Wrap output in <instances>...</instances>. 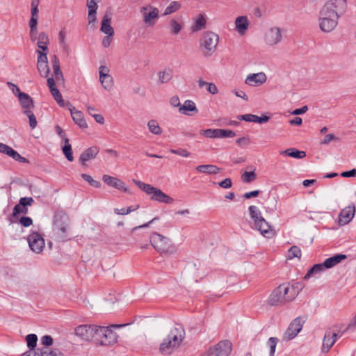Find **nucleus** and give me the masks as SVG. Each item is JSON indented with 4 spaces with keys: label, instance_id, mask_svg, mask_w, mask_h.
Here are the masks:
<instances>
[{
    "label": "nucleus",
    "instance_id": "obj_1",
    "mask_svg": "<svg viewBox=\"0 0 356 356\" xmlns=\"http://www.w3.org/2000/svg\"><path fill=\"white\" fill-rule=\"evenodd\" d=\"M184 338V330L181 327H173L167 337L160 345V352L163 355H170L177 349Z\"/></svg>",
    "mask_w": 356,
    "mask_h": 356
},
{
    "label": "nucleus",
    "instance_id": "obj_2",
    "mask_svg": "<svg viewBox=\"0 0 356 356\" xmlns=\"http://www.w3.org/2000/svg\"><path fill=\"white\" fill-rule=\"evenodd\" d=\"M218 42V35L212 31L204 32L200 40V45L204 56H211L216 51Z\"/></svg>",
    "mask_w": 356,
    "mask_h": 356
},
{
    "label": "nucleus",
    "instance_id": "obj_3",
    "mask_svg": "<svg viewBox=\"0 0 356 356\" xmlns=\"http://www.w3.org/2000/svg\"><path fill=\"white\" fill-rule=\"evenodd\" d=\"M150 242L154 248L161 254H172L175 251L170 240L160 234L153 233L150 236Z\"/></svg>",
    "mask_w": 356,
    "mask_h": 356
},
{
    "label": "nucleus",
    "instance_id": "obj_4",
    "mask_svg": "<svg viewBox=\"0 0 356 356\" xmlns=\"http://www.w3.org/2000/svg\"><path fill=\"white\" fill-rule=\"evenodd\" d=\"M68 227V218L64 213H57L54 218L53 232L58 240H64L66 237Z\"/></svg>",
    "mask_w": 356,
    "mask_h": 356
},
{
    "label": "nucleus",
    "instance_id": "obj_5",
    "mask_svg": "<svg viewBox=\"0 0 356 356\" xmlns=\"http://www.w3.org/2000/svg\"><path fill=\"white\" fill-rule=\"evenodd\" d=\"M95 342L102 346H111L117 342L118 335L110 327L98 326Z\"/></svg>",
    "mask_w": 356,
    "mask_h": 356
},
{
    "label": "nucleus",
    "instance_id": "obj_6",
    "mask_svg": "<svg viewBox=\"0 0 356 356\" xmlns=\"http://www.w3.org/2000/svg\"><path fill=\"white\" fill-rule=\"evenodd\" d=\"M339 19V17L329 14L327 8H321L319 16L321 30L325 33L331 32L337 26Z\"/></svg>",
    "mask_w": 356,
    "mask_h": 356
},
{
    "label": "nucleus",
    "instance_id": "obj_7",
    "mask_svg": "<svg viewBox=\"0 0 356 356\" xmlns=\"http://www.w3.org/2000/svg\"><path fill=\"white\" fill-rule=\"evenodd\" d=\"M322 8H327V11H328L329 14L340 17L346 11V0H330Z\"/></svg>",
    "mask_w": 356,
    "mask_h": 356
},
{
    "label": "nucleus",
    "instance_id": "obj_8",
    "mask_svg": "<svg viewBox=\"0 0 356 356\" xmlns=\"http://www.w3.org/2000/svg\"><path fill=\"white\" fill-rule=\"evenodd\" d=\"M232 346L229 341H221L208 350L207 356H229L232 352Z\"/></svg>",
    "mask_w": 356,
    "mask_h": 356
},
{
    "label": "nucleus",
    "instance_id": "obj_9",
    "mask_svg": "<svg viewBox=\"0 0 356 356\" xmlns=\"http://www.w3.org/2000/svg\"><path fill=\"white\" fill-rule=\"evenodd\" d=\"M97 327L98 325H81L76 327L75 333L84 340H94L95 341Z\"/></svg>",
    "mask_w": 356,
    "mask_h": 356
},
{
    "label": "nucleus",
    "instance_id": "obj_10",
    "mask_svg": "<svg viewBox=\"0 0 356 356\" xmlns=\"http://www.w3.org/2000/svg\"><path fill=\"white\" fill-rule=\"evenodd\" d=\"M346 330H347L345 329L343 331L341 332L334 327V330L332 331L330 330L326 331L323 338L322 350L323 352H327L334 345L337 339L341 337Z\"/></svg>",
    "mask_w": 356,
    "mask_h": 356
},
{
    "label": "nucleus",
    "instance_id": "obj_11",
    "mask_svg": "<svg viewBox=\"0 0 356 356\" xmlns=\"http://www.w3.org/2000/svg\"><path fill=\"white\" fill-rule=\"evenodd\" d=\"M31 250L35 253H40L44 248V239L42 236L35 232H32L27 237Z\"/></svg>",
    "mask_w": 356,
    "mask_h": 356
},
{
    "label": "nucleus",
    "instance_id": "obj_12",
    "mask_svg": "<svg viewBox=\"0 0 356 356\" xmlns=\"http://www.w3.org/2000/svg\"><path fill=\"white\" fill-rule=\"evenodd\" d=\"M302 325L303 321L300 317L296 318L284 332L283 339L289 341L295 338L302 330Z\"/></svg>",
    "mask_w": 356,
    "mask_h": 356
},
{
    "label": "nucleus",
    "instance_id": "obj_13",
    "mask_svg": "<svg viewBox=\"0 0 356 356\" xmlns=\"http://www.w3.org/2000/svg\"><path fill=\"white\" fill-rule=\"evenodd\" d=\"M201 133L207 138H232L236 136L234 131L229 129H208L202 130Z\"/></svg>",
    "mask_w": 356,
    "mask_h": 356
},
{
    "label": "nucleus",
    "instance_id": "obj_14",
    "mask_svg": "<svg viewBox=\"0 0 356 356\" xmlns=\"http://www.w3.org/2000/svg\"><path fill=\"white\" fill-rule=\"evenodd\" d=\"M299 283H296V285H290L289 283H284L279 286L283 296H285L286 302L291 301L298 296L299 293Z\"/></svg>",
    "mask_w": 356,
    "mask_h": 356
},
{
    "label": "nucleus",
    "instance_id": "obj_15",
    "mask_svg": "<svg viewBox=\"0 0 356 356\" xmlns=\"http://www.w3.org/2000/svg\"><path fill=\"white\" fill-rule=\"evenodd\" d=\"M282 38L280 29L277 27H273L266 31L265 42L267 44L272 46L278 44L281 41Z\"/></svg>",
    "mask_w": 356,
    "mask_h": 356
},
{
    "label": "nucleus",
    "instance_id": "obj_16",
    "mask_svg": "<svg viewBox=\"0 0 356 356\" xmlns=\"http://www.w3.org/2000/svg\"><path fill=\"white\" fill-rule=\"evenodd\" d=\"M355 213V206L354 204H351L346 207L339 213V223L341 225H346L349 223L354 217Z\"/></svg>",
    "mask_w": 356,
    "mask_h": 356
},
{
    "label": "nucleus",
    "instance_id": "obj_17",
    "mask_svg": "<svg viewBox=\"0 0 356 356\" xmlns=\"http://www.w3.org/2000/svg\"><path fill=\"white\" fill-rule=\"evenodd\" d=\"M67 106H68V109L74 122L81 128L87 127V123L84 120L83 113L81 111H76L70 103H67Z\"/></svg>",
    "mask_w": 356,
    "mask_h": 356
},
{
    "label": "nucleus",
    "instance_id": "obj_18",
    "mask_svg": "<svg viewBox=\"0 0 356 356\" xmlns=\"http://www.w3.org/2000/svg\"><path fill=\"white\" fill-rule=\"evenodd\" d=\"M266 75L264 72L249 74L245 83L251 86H260L266 81Z\"/></svg>",
    "mask_w": 356,
    "mask_h": 356
},
{
    "label": "nucleus",
    "instance_id": "obj_19",
    "mask_svg": "<svg viewBox=\"0 0 356 356\" xmlns=\"http://www.w3.org/2000/svg\"><path fill=\"white\" fill-rule=\"evenodd\" d=\"M254 227L266 238H271L274 236L273 229L264 218L260 219L258 225H254Z\"/></svg>",
    "mask_w": 356,
    "mask_h": 356
},
{
    "label": "nucleus",
    "instance_id": "obj_20",
    "mask_svg": "<svg viewBox=\"0 0 356 356\" xmlns=\"http://www.w3.org/2000/svg\"><path fill=\"white\" fill-rule=\"evenodd\" d=\"M102 180L108 186H112L124 192L127 191V188L125 187L124 182L116 177L104 175L102 177Z\"/></svg>",
    "mask_w": 356,
    "mask_h": 356
},
{
    "label": "nucleus",
    "instance_id": "obj_21",
    "mask_svg": "<svg viewBox=\"0 0 356 356\" xmlns=\"http://www.w3.org/2000/svg\"><path fill=\"white\" fill-rule=\"evenodd\" d=\"M18 99L22 106V112L25 111H31L34 108L33 99L25 92H19L18 94Z\"/></svg>",
    "mask_w": 356,
    "mask_h": 356
},
{
    "label": "nucleus",
    "instance_id": "obj_22",
    "mask_svg": "<svg viewBox=\"0 0 356 356\" xmlns=\"http://www.w3.org/2000/svg\"><path fill=\"white\" fill-rule=\"evenodd\" d=\"M147 8L143 7L141 8V13L143 14L144 22L149 26L154 24V20L157 19L159 17V10L156 8H152L149 13H147Z\"/></svg>",
    "mask_w": 356,
    "mask_h": 356
},
{
    "label": "nucleus",
    "instance_id": "obj_23",
    "mask_svg": "<svg viewBox=\"0 0 356 356\" xmlns=\"http://www.w3.org/2000/svg\"><path fill=\"white\" fill-rule=\"evenodd\" d=\"M98 152L99 148L97 147L93 146L89 147L81 154L79 161L82 163V165H85L86 162L95 158Z\"/></svg>",
    "mask_w": 356,
    "mask_h": 356
},
{
    "label": "nucleus",
    "instance_id": "obj_24",
    "mask_svg": "<svg viewBox=\"0 0 356 356\" xmlns=\"http://www.w3.org/2000/svg\"><path fill=\"white\" fill-rule=\"evenodd\" d=\"M285 296H283L279 286L275 289L270 295L268 302L270 305H276L285 302Z\"/></svg>",
    "mask_w": 356,
    "mask_h": 356
},
{
    "label": "nucleus",
    "instance_id": "obj_25",
    "mask_svg": "<svg viewBox=\"0 0 356 356\" xmlns=\"http://www.w3.org/2000/svg\"><path fill=\"white\" fill-rule=\"evenodd\" d=\"M111 17L108 15L106 14L101 22V28L100 30L102 32L108 35H114V30L113 27L111 26Z\"/></svg>",
    "mask_w": 356,
    "mask_h": 356
},
{
    "label": "nucleus",
    "instance_id": "obj_26",
    "mask_svg": "<svg viewBox=\"0 0 356 356\" xmlns=\"http://www.w3.org/2000/svg\"><path fill=\"white\" fill-rule=\"evenodd\" d=\"M151 199L165 204H172L174 202L173 198L159 188H156L153 195H152Z\"/></svg>",
    "mask_w": 356,
    "mask_h": 356
},
{
    "label": "nucleus",
    "instance_id": "obj_27",
    "mask_svg": "<svg viewBox=\"0 0 356 356\" xmlns=\"http://www.w3.org/2000/svg\"><path fill=\"white\" fill-rule=\"evenodd\" d=\"M238 118L241 120H244L246 122H256V123H265L268 121L269 117L264 115L262 117H259L256 115L253 114H245L241 115L238 117Z\"/></svg>",
    "mask_w": 356,
    "mask_h": 356
},
{
    "label": "nucleus",
    "instance_id": "obj_28",
    "mask_svg": "<svg viewBox=\"0 0 356 356\" xmlns=\"http://www.w3.org/2000/svg\"><path fill=\"white\" fill-rule=\"evenodd\" d=\"M346 259V255L343 254H337L332 257L326 259L323 264L325 268H331L339 264L342 260Z\"/></svg>",
    "mask_w": 356,
    "mask_h": 356
},
{
    "label": "nucleus",
    "instance_id": "obj_29",
    "mask_svg": "<svg viewBox=\"0 0 356 356\" xmlns=\"http://www.w3.org/2000/svg\"><path fill=\"white\" fill-rule=\"evenodd\" d=\"M236 30L241 35H244L248 28V20L246 16H240L235 20Z\"/></svg>",
    "mask_w": 356,
    "mask_h": 356
},
{
    "label": "nucleus",
    "instance_id": "obj_30",
    "mask_svg": "<svg viewBox=\"0 0 356 356\" xmlns=\"http://www.w3.org/2000/svg\"><path fill=\"white\" fill-rule=\"evenodd\" d=\"M51 63L54 71V75L56 81L63 80V76L60 68V61L56 55H54L51 58Z\"/></svg>",
    "mask_w": 356,
    "mask_h": 356
},
{
    "label": "nucleus",
    "instance_id": "obj_31",
    "mask_svg": "<svg viewBox=\"0 0 356 356\" xmlns=\"http://www.w3.org/2000/svg\"><path fill=\"white\" fill-rule=\"evenodd\" d=\"M198 172L206 173L209 175H216L220 172V168L215 165H200L195 168Z\"/></svg>",
    "mask_w": 356,
    "mask_h": 356
},
{
    "label": "nucleus",
    "instance_id": "obj_32",
    "mask_svg": "<svg viewBox=\"0 0 356 356\" xmlns=\"http://www.w3.org/2000/svg\"><path fill=\"white\" fill-rule=\"evenodd\" d=\"M173 76V71L171 68L167 67L158 72L159 81L161 83H168Z\"/></svg>",
    "mask_w": 356,
    "mask_h": 356
},
{
    "label": "nucleus",
    "instance_id": "obj_33",
    "mask_svg": "<svg viewBox=\"0 0 356 356\" xmlns=\"http://www.w3.org/2000/svg\"><path fill=\"white\" fill-rule=\"evenodd\" d=\"M49 38L44 32H40L38 37L37 46L38 50H42L43 51H48Z\"/></svg>",
    "mask_w": 356,
    "mask_h": 356
},
{
    "label": "nucleus",
    "instance_id": "obj_34",
    "mask_svg": "<svg viewBox=\"0 0 356 356\" xmlns=\"http://www.w3.org/2000/svg\"><path fill=\"white\" fill-rule=\"evenodd\" d=\"M248 211L250 213V216L254 222V225H258V223L260 221V219H264L259 209L257 206H250L248 208Z\"/></svg>",
    "mask_w": 356,
    "mask_h": 356
},
{
    "label": "nucleus",
    "instance_id": "obj_35",
    "mask_svg": "<svg viewBox=\"0 0 356 356\" xmlns=\"http://www.w3.org/2000/svg\"><path fill=\"white\" fill-rule=\"evenodd\" d=\"M282 155H287L290 157L295 159H303L306 156V153L304 151H300L296 148H289L280 152Z\"/></svg>",
    "mask_w": 356,
    "mask_h": 356
},
{
    "label": "nucleus",
    "instance_id": "obj_36",
    "mask_svg": "<svg viewBox=\"0 0 356 356\" xmlns=\"http://www.w3.org/2000/svg\"><path fill=\"white\" fill-rule=\"evenodd\" d=\"M179 113L184 115H190L188 111H195L197 113V108L195 104V103L191 100L185 101L184 104L182 106H180L179 108Z\"/></svg>",
    "mask_w": 356,
    "mask_h": 356
},
{
    "label": "nucleus",
    "instance_id": "obj_37",
    "mask_svg": "<svg viewBox=\"0 0 356 356\" xmlns=\"http://www.w3.org/2000/svg\"><path fill=\"white\" fill-rule=\"evenodd\" d=\"M325 269L323 264H314L306 273L305 279H309L312 276L322 273Z\"/></svg>",
    "mask_w": 356,
    "mask_h": 356
},
{
    "label": "nucleus",
    "instance_id": "obj_38",
    "mask_svg": "<svg viewBox=\"0 0 356 356\" xmlns=\"http://www.w3.org/2000/svg\"><path fill=\"white\" fill-rule=\"evenodd\" d=\"M62 150L69 161H72L74 160L72 147L69 143V139L67 138H65V145L62 147Z\"/></svg>",
    "mask_w": 356,
    "mask_h": 356
},
{
    "label": "nucleus",
    "instance_id": "obj_39",
    "mask_svg": "<svg viewBox=\"0 0 356 356\" xmlns=\"http://www.w3.org/2000/svg\"><path fill=\"white\" fill-rule=\"evenodd\" d=\"M149 131L155 135H160L162 133L161 128L159 127V123L155 120H151L147 122Z\"/></svg>",
    "mask_w": 356,
    "mask_h": 356
},
{
    "label": "nucleus",
    "instance_id": "obj_40",
    "mask_svg": "<svg viewBox=\"0 0 356 356\" xmlns=\"http://www.w3.org/2000/svg\"><path fill=\"white\" fill-rule=\"evenodd\" d=\"M40 352V356H64L63 353L58 349L49 350L48 347H43Z\"/></svg>",
    "mask_w": 356,
    "mask_h": 356
},
{
    "label": "nucleus",
    "instance_id": "obj_41",
    "mask_svg": "<svg viewBox=\"0 0 356 356\" xmlns=\"http://www.w3.org/2000/svg\"><path fill=\"white\" fill-rule=\"evenodd\" d=\"M99 81L104 88L108 91L111 90L113 85V81L112 76L110 74L105 75L104 78L99 77Z\"/></svg>",
    "mask_w": 356,
    "mask_h": 356
},
{
    "label": "nucleus",
    "instance_id": "obj_42",
    "mask_svg": "<svg viewBox=\"0 0 356 356\" xmlns=\"http://www.w3.org/2000/svg\"><path fill=\"white\" fill-rule=\"evenodd\" d=\"M7 155L13 158L14 160L20 163H29L27 159L22 156L17 151L10 147V149L7 152Z\"/></svg>",
    "mask_w": 356,
    "mask_h": 356
},
{
    "label": "nucleus",
    "instance_id": "obj_43",
    "mask_svg": "<svg viewBox=\"0 0 356 356\" xmlns=\"http://www.w3.org/2000/svg\"><path fill=\"white\" fill-rule=\"evenodd\" d=\"M206 20L204 17L200 15L196 19L194 24L192 26V31L193 32L198 31L205 26Z\"/></svg>",
    "mask_w": 356,
    "mask_h": 356
},
{
    "label": "nucleus",
    "instance_id": "obj_44",
    "mask_svg": "<svg viewBox=\"0 0 356 356\" xmlns=\"http://www.w3.org/2000/svg\"><path fill=\"white\" fill-rule=\"evenodd\" d=\"M181 7V4L177 1H171L170 4L165 9L164 15H168L176 12Z\"/></svg>",
    "mask_w": 356,
    "mask_h": 356
},
{
    "label": "nucleus",
    "instance_id": "obj_45",
    "mask_svg": "<svg viewBox=\"0 0 356 356\" xmlns=\"http://www.w3.org/2000/svg\"><path fill=\"white\" fill-rule=\"evenodd\" d=\"M26 341L27 346L29 349H36V345L38 341V337L35 334H29L26 337Z\"/></svg>",
    "mask_w": 356,
    "mask_h": 356
},
{
    "label": "nucleus",
    "instance_id": "obj_46",
    "mask_svg": "<svg viewBox=\"0 0 356 356\" xmlns=\"http://www.w3.org/2000/svg\"><path fill=\"white\" fill-rule=\"evenodd\" d=\"M137 184L143 191H145L148 195H153V194L154 193L155 191L157 188L153 187L150 184H145L140 181H138L137 182Z\"/></svg>",
    "mask_w": 356,
    "mask_h": 356
},
{
    "label": "nucleus",
    "instance_id": "obj_47",
    "mask_svg": "<svg viewBox=\"0 0 356 356\" xmlns=\"http://www.w3.org/2000/svg\"><path fill=\"white\" fill-rule=\"evenodd\" d=\"M49 90L51 92V95L54 97V99L56 101L58 104L60 106H63L64 102H63L62 95H61L60 91L58 90V89L57 88H51Z\"/></svg>",
    "mask_w": 356,
    "mask_h": 356
},
{
    "label": "nucleus",
    "instance_id": "obj_48",
    "mask_svg": "<svg viewBox=\"0 0 356 356\" xmlns=\"http://www.w3.org/2000/svg\"><path fill=\"white\" fill-rule=\"evenodd\" d=\"M37 68L41 76L44 77L48 76L49 74L48 63H37Z\"/></svg>",
    "mask_w": 356,
    "mask_h": 356
},
{
    "label": "nucleus",
    "instance_id": "obj_49",
    "mask_svg": "<svg viewBox=\"0 0 356 356\" xmlns=\"http://www.w3.org/2000/svg\"><path fill=\"white\" fill-rule=\"evenodd\" d=\"M257 178V175L254 171L251 172H245L241 175V179L244 183H251L254 181Z\"/></svg>",
    "mask_w": 356,
    "mask_h": 356
},
{
    "label": "nucleus",
    "instance_id": "obj_50",
    "mask_svg": "<svg viewBox=\"0 0 356 356\" xmlns=\"http://www.w3.org/2000/svg\"><path fill=\"white\" fill-rule=\"evenodd\" d=\"M24 113L29 118V126H30L31 129H35L38 124V122H37L36 118H35L34 113H33L32 110L31 111H25V112Z\"/></svg>",
    "mask_w": 356,
    "mask_h": 356
},
{
    "label": "nucleus",
    "instance_id": "obj_51",
    "mask_svg": "<svg viewBox=\"0 0 356 356\" xmlns=\"http://www.w3.org/2000/svg\"><path fill=\"white\" fill-rule=\"evenodd\" d=\"M27 213H28L27 207L22 206V204L19 203L14 207L13 211V216L14 217H17L20 214H26Z\"/></svg>",
    "mask_w": 356,
    "mask_h": 356
},
{
    "label": "nucleus",
    "instance_id": "obj_52",
    "mask_svg": "<svg viewBox=\"0 0 356 356\" xmlns=\"http://www.w3.org/2000/svg\"><path fill=\"white\" fill-rule=\"evenodd\" d=\"M301 257V250L296 245L292 246L288 252V258L291 259L293 258L297 257L300 258Z\"/></svg>",
    "mask_w": 356,
    "mask_h": 356
},
{
    "label": "nucleus",
    "instance_id": "obj_53",
    "mask_svg": "<svg viewBox=\"0 0 356 356\" xmlns=\"http://www.w3.org/2000/svg\"><path fill=\"white\" fill-rule=\"evenodd\" d=\"M81 176L90 186H92L95 188H100L101 187V183L98 181L94 180L90 175L83 173L81 175Z\"/></svg>",
    "mask_w": 356,
    "mask_h": 356
},
{
    "label": "nucleus",
    "instance_id": "obj_54",
    "mask_svg": "<svg viewBox=\"0 0 356 356\" xmlns=\"http://www.w3.org/2000/svg\"><path fill=\"white\" fill-rule=\"evenodd\" d=\"M277 342H278L277 338H276V337H270L269 338L268 343H267L268 346H269V348H270L269 356H274Z\"/></svg>",
    "mask_w": 356,
    "mask_h": 356
},
{
    "label": "nucleus",
    "instance_id": "obj_55",
    "mask_svg": "<svg viewBox=\"0 0 356 356\" xmlns=\"http://www.w3.org/2000/svg\"><path fill=\"white\" fill-rule=\"evenodd\" d=\"M170 152L175 154L179 155L183 157H188L191 155V153L188 152L185 149L179 148L177 149H171Z\"/></svg>",
    "mask_w": 356,
    "mask_h": 356
},
{
    "label": "nucleus",
    "instance_id": "obj_56",
    "mask_svg": "<svg viewBox=\"0 0 356 356\" xmlns=\"http://www.w3.org/2000/svg\"><path fill=\"white\" fill-rule=\"evenodd\" d=\"M34 202V200L31 197H24L19 199V203L26 207L27 206H31Z\"/></svg>",
    "mask_w": 356,
    "mask_h": 356
},
{
    "label": "nucleus",
    "instance_id": "obj_57",
    "mask_svg": "<svg viewBox=\"0 0 356 356\" xmlns=\"http://www.w3.org/2000/svg\"><path fill=\"white\" fill-rule=\"evenodd\" d=\"M37 53L38 54L37 63H48L47 56L48 51L37 50Z\"/></svg>",
    "mask_w": 356,
    "mask_h": 356
},
{
    "label": "nucleus",
    "instance_id": "obj_58",
    "mask_svg": "<svg viewBox=\"0 0 356 356\" xmlns=\"http://www.w3.org/2000/svg\"><path fill=\"white\" fill-rule=\"evenodd\" d=\"M170 26L172 28V32L174 34H177L181 29V26L176 20L172 19L170 22Z\"/></svg>",
    "mask_w": 356,
    "mask_h": 356
},
{
    "label": "nucleus",
    "instance_id": "obj_59",
    "mask_svg": "<svg viewBox=\"0 0 356 356\" xmlns=\"http://www.w3.org/2000/svg\"><path fill=\"white\" fill-rule=\"evenodd\" d=\"M19 222H20V224L22 226H24L25 227H29L30 225H31L33 224V220L30 217L22 216L19 219Z\"/></svg>",
    "mask_w": 356,
    "mask_h": 356
},
{
    "label": "nucleus",
    "instance_id": "obj_60",
    "mask_svg": "<svg viewBox=\"0 0 356 356\" xmlns=\"http://www.w3.org/2000/svg\"><path fill=\"white\" fill-rule=\"evenodd\" d=\"M40 348L29 349L28 351L22 354L20 356H40Z\"/></svg>",
    "mask_w": 356,
    "mask_h": 356
},
{
    "label": "nucleus",
    "instance_id": "obj_61",
    "mask_svg": "<svg viewBox=\"0 0 356 356\" xmlns=\"http://www.w3.org/2000/svg\"><path fill=\"white\" fill-rule=\"evenodd\" d=\"M41 343L46 346H49L53 343V339L49 335H44L41 338Z\"/></svg>",
    "mask_w": 356,
    "mask_h": 356
},
{
    "label": "nucleus",
    "instance_id": "obj_62",
    "mask_svg": "<svg viewBox=\"0 0 356 356\" xmlns=\"http://www.w3.org/2000/svg\"><path fill=\"white\" fill-rule=\"evenodd\" d=\"M218 185L223 188H229L230 187H232V182L231 179L226 178L223 179L222 181L219 182Z\"/></svg>",
    "mask_w": 356,
    "mask_h": 356
},
{
    "label": "nucleus",
    "instance_id": "obj_63",
    "mask_svg": "<svg viewBox=\"0 0 356 356\" xmlns=\"http://www.w3.org/2000/svg\"><path fill=\"white\" fill-rule=\"evenodd\" d=\"M337 138L332 134H327L324 139L321 142V144L327 145L330 143L332 140H337Z\"/></svg>",
    "mask_w": 356,
    "mask_h": 356
},
{
    "label": "nucleus",
    "instance_id": "obj_64",
    "mask_svg": "<svg viewBox=\"0 0 356 356\" xmlns=\"http://www.w3.org/2000/svg\"><path fill=\"white\" fill-rule=\"evenodd\" d=\"M207 90L213 95L218 93V88H217L216 86L213 83H207Z\"/></svg>",
    "mask_w": 356,
    "mask_h": 356
}]
</instances>
